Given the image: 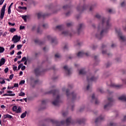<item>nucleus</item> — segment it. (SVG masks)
I'll return each instance as SVG.
<instances>
[{
  "instance_id": "nucleus-46",
  "label": "nucleus",
  "mask_w": 126,
  "mask_h": 126,
  "mask_svg": "<svg viewBox=\"0 0 126 126\" xmlns=\"http://www.w3.org/2000/svg\"><path fill=\"white\" fill-rule=\"evenodd\" d=\"M37 15L38 18H40L41 16H42V14H41V13H38L37 14Z\"/></svg>"
},
{
  "instance_id": "nucleus-9",
  "label": "nucleus",
  "mask_w": 126,
  "mask_h": 126,
  "mask_svg": "<svg viewBox=\"0 0 126 126\" xmlns=\"http://www.w3.org/2000/svg\"><path fill=\"white\" fill-rule=\"evenodd\" d=\"M85 27V25L84 24H80L78 25L77 27V33L79 34L82 31Z\"/></svg>"
},
{
  "instance_id": "nucleus-6",
  "label": "nucleus",
  "mask_w": 126,
  "mask_h": 126,
  "mask_svg": "<svg viewBox=\"0 0 126 126\" xmlns=\"http://www.w3.org/2000/svg\"><path fill=\"white\" fill-rule=\"evenodd\" d=\"M97 79V77H95L93 76L91 74L89 76H87V80L89 83L92 82L93 81H95Z\"/></svg>"
},
{
  "instance_id": "nucleus-43",
  "label": "nucleus",
  "mask_w": 126,
  "mask_h": 126,
  "mask_svg": "<svg viewBox=\"0 0 126 126\" xmlns=\"http://www.w3.org/2000/svg\"><path fill=\"white\" fill-rule=\"evenodd\" d=\"M70 6L65 5V6H64L63 7V8L64 9H68V8H70Z\"/></svg>"
},
{
  "instance_id": "nucleus-48",
  "label": "nucleus",
  "mask_w": 126,
  "mask_h": 126,
  "mask_svg": "<svg viewBox=\"0 0 126 126\" xmlns=\"http://www.w3.org/2000/svg\"><path fill=\"white\" fill-rule=\"evenodd\" d=\"M14 75H13V74H11L9 77V79H10L11 80L12 79V78H13V76Z\"/></svg>"
},
{
  "instance_id": "nucleus-12",
  "label": "nucleus",
  "mask_w": 126,
  "mask_h": 126,
  "mask_svg": "<svg viewBox=\"0 0 126 126\" xmlns=\"http://www.w3.org/2000/svg\"><path fill=\"white\" fill-rule=\"evenodd\" d=\"M116 32H117V34L121 40L123 41H126V39L124 36H122V33L121 31H118L117 30H116Z\"/></svg>"
},
{
  "instance_id": "nucleus-38",
  "label": "nucleus",
  "mask_w": 126,
  "mask_h": 126,
  "mask_svg": "<svg viewBox=\"0 0 126 126\" xmlns=\"http://www.w3.org/2000/svg\"><path fill=\"white\" fill-rule=\"evenodd\" d=\"M95 6V5H93L91 6L90 7V11H93V9L94 8Z\"/></svg>"
},
{
  "instance_id": "nucleus-10",
  "label": "nucleus",
  "mask_w": 126,
  "mask_h": 126,
  "mask_svg": "<svg viewBox=\"0 0 126 126\" xmlns=\"http://www.w3.org/2000/svg\"><path fill=\"white\" fill-rule=\"evenodd\" d=\"M20 39H21V37L18 36V35H14L12 39V41L15 44L18 43L20 41Z\"/></svg>"
},
{
  "instance_id": "nucleus-30",
  "label": "nucleus",
  "mask_w": 126,
  "mask_h": 126,
  "mask_svg": "<svg viewBox=\"0 0 126 126\" xmlns=\"http://www.w3.org/2000/svg\"><path fill=\"white\" fill-rule=\"evenodd\" d=\"M22 18L24 20L25 22H27V16L25 15V16H22Z\"/></svg>"
},
{
  "instance_id": "nucleus-52",
  "label": "nucleus",
  "mask_w": 126,
  "mask_h": 126,
  "mask_svg": "<svg viewBox=\"0 0 126 126\" xmlns=\"http://www.w3.org/2000/svg\"><path fill=\"white\" fill-rule=\"evenodd\" d=\"M6 35H7V32H4L3 34H2V36L3 37H5V36H6Z\"/></svg>"
},
{
  "instance_id": "nucleus-21",
  "label": "nucleus",
  "mask_w": 126,
  "mask_h": 126,
  "mask_svg": "<svg viewBox=\"0 0 126 126\" xmlns=\"http://www.w3.org/2000/svg\"><path fill=\"white\" fill-rule=\"evenodd\" d=\"M92 99L93 100H95V104H97L99 103V101L97 99V98H95L94 94H93L92 96Z\"/></svg>"
},
{
  "instance_id": "nucleus-59",
  "label": "nucleus",
  "mask_w": 126,
  "mask_h": 126,
  "mask_svg": "<svg viewBox=\"0 0 126 126\" xmlns=\"http://www.w3.org/2000/svg\"><path fill=\"white\" fill-rule=\"evenodd\" d=\"M4 2V1H3V0H0V5H1L2 4V3H3Z\"/></svg>"
},
{
  "instance_id": "nucleus-24",
  "label": "nucleus",
  "mask_w": 126,
  "mask_h": 126,
  "mask_svg": "<svg viewBox=\"0 0 126 126\" xmlns=\"http://www.w3.org/2000/svg\"><path fill=\"white\" fill-rule=\"evenodd\" d=\"M48 126V119H44L42 122V126Z\"/></svg>"
},
{
  "instance_id": "nucleus-47",
  "label": "nucleus",
  "mask_w": 126,
  "mask_h": 126,
  "mask_svg": "<svg viewBox=\"0 0 126 126\" xmlns=\"http://www.w3.org/2000/svg\"><path fill=\"white\" fill-rule=\"evenodd\" d=\"M21 62H26V57H23L22 60H21Z\"/></svg>"
},
{
  "instance_id": "nucleus-19",
  "label": "nucleus",
  "mask_w": 126,
  "mask_h": 126,
  "mask_svg": "<svg viewBox=\"0 0 126 126\" xmlns=\"http://www.w3.org/2000/svg\"><path fill=\"white\" fill-rule=\"evenodd\" d=\"M62 34L63 35V36H72L71 33L69 32L68 31H63L62 32Z\"/></svg>"
},
{
  "instance_id": "nucleus-25",
  "label": "nucleus",
  "mask_w": 126,
  "mask_h": 126,
  "mask_svg": "<svg viewBox=\"0 0 126 126\" xmlns=\"http://www.w3.org/2000/svg\"><path fill=\"white\" fill-rule=\"evenodd\" d=\"M86 74V72L84 69H81L79 71V75H85Z\"/></svg>"
},
{
  "instance_id": "nucleus-45",
  "label": "nucleus",
  "mask_w": 126,
  "mask_h": 126,
  "mask_svg": "<svg viewBox=\"0 0 126 126\" xmlns=\"http://www.w3.org/2000/svg\"><path fill=\"white\" fill-rule=\"evenodd\" d=\"M4 71L5 73H7V72H8V67L5 68L4 70Z\"/></svg>"
},
{
  "instance_id": "nucleus-55",
  "label": "nucleus",
  "mask_w": 126,
  "mask_h": 126,
  "mask_svg": "<svg viewBox=\"0 0 126 126\" xmlns=\"http://www.w3.org/2000/svg\"><path fill=\"white\" fill-rule=\"evenodd\" d=\"M25 68H26V66H22L21 69L22 70H25Z\"/></svg>"
},
{
  "instance_id": "nucleus-5",
  "label": "nucleus",
  "mask_w": 126,
  "mask_h": 126,
  "mask_svg": "<svg viewBox=\"0 0 126 126\" xmlns=\"http://www.w3.org/2000/svg\"><path fill=\"white\" fill-rule=\"evenodd\" d=\"M6 7V3H5L1 9L0 15V20H2L4 16V13L5 12V8Z\"/></svg>"
},
{
  "instance_id": "nucleus-41",
  "label": "nucleus",
  "mask_w": 126,
  "mask_h": 126,
  "mask_svg": "<svg viewBox=\"0 0 126 126\" xmlns=\"http://www.w3.org/2000/svg\"><path fill=\"white\" fill-rule=\"evenodd\" d=\"M17 48L18 50H20V49H21V48H22V45L21 44L18 45L17 46Z\"/></svg>"
},
{
  "instance_id": "nucleus-1",
  "label": "nucleus",
  "mask_w": 126,
  "mask_h": 126,
  "mask_svg": "<svg viewBox=\"0 0 126 126\" xmlns=\"http://www.w3.org/2000/svg\"><path fill=\"white\" fill-rule=\"evenodd\" d=\"M95 17L98 19L102 20L101 26H99L98 27L97 32L95 34L96 38L98 39H101L107 33L108 30L111 27V24L110 23V19L101 17V16L98 14L95 15Z\"/></svg>"
},
{
  "instance_id": "nucleus-62",
  "label": "nucleus",
  "mask_w": 126,
  "mask_h": 126,
  "mask_svg": "<svg viewBox=\"0 0 126 126\" xmlns=\"http://www.w3.org/2000/svg\"><path fill=\"white\" fill-rule=\"evenodd\" d=\"M99 92H100L101 93H103V90L101 89H99Z\"/></svg>"
},
{
  "instance_id": "nucleus-42",
  "label": "nucleus",
  "mask_w": 126,
  "mask_h": 126,
  "mask_svg": "<svg viewBox=\"0 0 126 126\" xmlns=\"http://www.w3.org/2000/svg\"><path fill=\"white\" fill-rule=\"evenodd\" d=\"M23 65V63L20 64L18 67V70H19V69L21 68Z\"/></svg>"
},
{
  "instance_id": "nucleus-23",
  "label": "nucleus",
  "mask_w": 126,
  "mask_h": 126,
  "mask_svg": "<svg viewBox=\"0 0 126 126\" xmlns=\"http://www.w3.org/2000/svg\"><path fill=\"white\" fill-rule=\"evenodd\" d=\"M118 99L120 100H122L123 101H126V95L121 96V97H118Z\"/></svg>"
},
{
  "instance_id": "nucleus-3",
  "label": "nucleus",
  "mask_w": 126,
  "mask_h": 126,
  "mask_svg": "<svg viewBox=\"0 0 126 126\" xmlns=\"http://www.w3.org/2000/svg\"><path fill=\"white\" fill-rule=\"evenodd\" d=\"M48 94H53V96L55 97L56 96L55 100L52 102V104L54 106H59L61 101L60 99V95H59V92L58 90H53L49 92Z\"/></svg>"
},
{
  "instance_id": "nucleus-58",
  "label": "nucleus",
  "mask_w": 126,
  "mask_h": 126,
  "mask_svg": "<svg viewBox=\"0 0 126 126\" xmlns=\"http://www.w3.org/2000/svg\"><path fill=\"white\" fill-rule=\"evenodd\" d=\"M122 82L124 84H126V79H122Z\"/></svg>"
},
{
  "instance_id": "nucleus-22",
  "label": "nucleus",
  "mask_w": 126,
  "mask_h": 126,
  "mask_svg": "<svg viewBox=\"0 0 126 126\" xmlns=\"http://www.w3.org/2000/svg\"><path fill=\"white\" fill-rule=\"evenodd\" d=\"M5 63V59L4 58H1L0 60V66L3 65Z\"/></svg>"
},
{
  "instance_id": "nucleus-18",
  "label": "nucleus",
  "mask_w": 126,
  "mask_h": 126,
  "mask_svg": "<svg viewBox=\"0 0 126 126\" xmlns=\"http://www.w3.org/2000/svg\"><path fill=\"white\" fill-rule=\"evenodd\" d=\"M110 87L117 89H120L121 88H122V85H115V84L111 83L110 84Z\"/></svg>"
},
{
  "instance_id": "nucleus-49",
  "label": "nucleus",
  "mask_w": 126,
  "mask_h": 126,
  "mask_svg": "<svg viewBox=\"0 0 126 126\" xmlns=\"http://www.w3.org/2000/svg\"><path fill=\"white\" fill-rule=\"evenodd\" d=\"M11 8H8V14H10L11 13V10L10 9Z\"/></svg>"
},
{
  "instance_id": "nucleus-60",
  "label": "nucleus",
  "mask_w": 126,
  "mask_h": 126,
  "mask_svg": "<svg viewBox=\"0 0 126 126\" xmlns=\"http://www.w3.org/2000/svg\"><path fill=\"white\" fill-rule=\"evenodd\" d=\"M14 54V50H12V51L10 53V55H11V56H12V55H13Z\"/></svg>"
},
{
  "instance_id": "nucleus-63",
  "label": "nucleus",
  "mask_w": 126,
  "mask_h": 126,
  "mask_svg": "<svg viewBox=\"0 0 126 126\" xmlns=\"http://www.w3.org/2000/svg\"><path fill=\"white\" fill-rule=\"evenodd\" d=\"M97 48V47L96 46H93L92 49L93 50H94Z\"/></svg>"
},
{
  "instance_id": "nucleus-15",
  "label": "nucleus",
  "mask_w": 126,
  "mask_h": 126,
  "mask_svg": "<svg viewBox=\"0 0 126 126\" xmlns=\"http://www.w3.org/2000/svg\"><path fill=\"white\" fill-rule=\"evenodd\" d=\"M13 93V92L11 91H7V93L8 94H3V96H15V94H12Z\"/></svg>"
},
{
  "instance_id": "nucleus-26",
  "label": "nucleus",
  "mask_w": 126,
  "mask_h": 126,
  "mask_svg": "<svg viewBox=\"0 0 126 126\" xmlns=\"http://www.w3.org/2000/svg\"><path fill=\"white\" fill-rule=\"evenodd\" d=\"M34 72H35L36 75H39V74H40V69L36 68L34 70Z\"/></svg>"
},
{
  "instance_id": "nucleus-32",
  "label": "nucleus",
  "mask_w": 126,
  "mask_h": 126,
  "mask_svg": "<svg viewBox=\"0 0 126 126\" xmlns=\"http://www.w3.org/2000/svg\"><path fill=\"white\" fill-rule=\"evenodd\" d=\"M19 96H25V93H24V92H21L19 94Z\"/></svg>"
},
{
  "instance_id": "nucleus-8",
  "label": "nucleus",
  "mask_w": 126,
  "mask_h": 126,
  "mask_svg": "<svg viewBox=\"0 0 126 126\" xmlns=\"http://www.w3.org/2000/svg\"><path fill=\"white\" fill-rule=\"evenodd\" d=\"M108 103L106 105H105L104 107L105 110H107V109H109V108H110L112 105V102L113 101V99L112 98H109L108 99Z\"/></svg>"
},
{
  "instance_id": "nucleus-4",
  "label": "nucleus",
  "mask_w": 126,
  "mask_h": 126,
  "mask_svg": "<svg viewBox=\"0 0 126 126\" xmlns=\"http://www.w3.org/2000/svg\"><path fill=\"white\" fill-rule=\"evenodd\" d=\"M89 8V6L84 4L82 7L81 6V4H79L77 6L76 9L78 12H82L83 11Z\"/></svg>"
},
{
  "instance_id": "nucleus-61",
  "label": "nucleus",
  "mask_w": 126,
  "mask_h": 126,
  "mask_svg": "<svg viewBox=\"0 0 126 126\" xmlns=\"http://www.w3.org/2000/svg\"><path fill=\"white\" fill-rule=\"evenodd\" d=\"M14 87H18V84L17 83L14 84Z\"/></svg>"
},
{
  "instance_id": "nucleus-33",
  "label": "nucleus",
  "mask_w": 126,
  "mask_h": 126,
  "mask_svg": "<svg viewBox=\"0 0 126 126\" xmlns=\"http://www.w3.org/2000/svg\"><path fill=\"white\" fill-rule=\"evenodd\" d=\"M3 52H4V48L0 46V54H1V53H3Z\"/></svg>"
},
{
  "instance_id": "nucleus-2",
  "label": "nucleus",
  "mask_w": 126,
  "mask_h": 126,
  "mask_svg": "<svg viewBox=\"0 0 126 126\" xmlns=\"http://www.w3.org/2000/svg\"><path fill=\"white\" fill-rule=\"evenodd\" d=\"M51 122L53 123V125H55L56 126H60L61 124L62 125H64L65 124L66 126H69L71 124H73L72 120L70 117L67 118L66 121H62L61 123L55 120H51Z\"/></svg>"
},
{
  "instance_id": "nucleus-36",
  "label": "nucleus",
  "mask_w": 126,
  "mask_h": 126,
  "mask_svg": "<svg viewBox=\"0 0 126 126\" xmlns=\"http://www.w3.org/2000/svg\"><path fill=\"white\" fill-rule=\"evenodd\" d=\"M17 110V106H14L12 108V111H13V112H16Z\"/></svg>"
},
{
  "instance_id": "nucleus-35",
  "label": "nucleus",
  "mask_w": 126,
  "mask_h": 126,
  "mask_svg": "<svg viewBox=\"0 0 126 126\" xmlns=\"http://www.w3.org/2000/svg\"><path fill=\"white\" fill-rule=\"evenodd\" d=\"M9 31L11 32V33H13L16 31V30L14 28H11L10 29Z\"/></svg>"
},
{
  "instance_id": "nucleus-7",
  "label": "nucleus",
  "mask_w": 126,
  "mask_h": 126,
  "mask_svg": "<svg viewBox=\"0 0 126 126\" xmlns=\"http://www.w3.org/2000/svg\"><path fill=\"white\" fill-rule=\"evenodd\" d=\"M69 90L67 89L66 90V95L67 97H69V96H72V100L74 101L76 99V94H75L74 92H72L71 94H69Z\"/></svg>"
},
{
  "instance_id": "nucleus-44",
  "label": "nucleus",
  "mask_w": 126,
  "mask_h": 126,
  "mask_svg": "<svg viewBox=\"0 0 126 126\" xmlns=\"http://www.w3.org/2000/svg\"><path fill=\"white\" fill-rule=\"evenodd\" d=\"M55 56L56 58H59L61 57V55L59 54H56Z\"/></svg>"
},
{
  "instance_id": "nucleus-27",
  "label": "nucleus",
  "mask_w": 126,
  "mask_h": 126,
  "mask_svg": "<svg viewBox=\"0 0 126 126\" xmlns=\"http://www.w3.org/2000/svg\"><path fill=\"white\" fill-rule=\"evenodd\" d=\"M56 29L61 31L63 30V26H57L56 27Z\"/></svg>"
},
{
  "instance_id": "nucleus-37",
  "label": "nucleus",
  "mask_w": 126,
  "mask_h": 126,
  "mask_svg": "<svg viewBox=\"0 0 126 126\" xmlns=\"http://www.w3.org/2000/svg\"><path fill=\"white\" fill-rule=\"evenodd\" d=\"M73 25V23H72V22L69 23H67V24H66L67 27H71Z\"/></svg>"
},
{
  "instance_id": "nucleus-53",
  "label": "nucleus",
  "mask_w": 126,
  "mask_h": 126,
  "mask_svg": "<svg viewBox=\"0 0 126 126\" xmlns=\"http://www.w3.org/2000/svg\"><path fill=\"white\" fill-rule=\"evenodd\" d=\"M15 47V45L14 44H13L11 46V47H10L9 48V50H12V49H13Z\"/></svg>"
},
{
  "instance_id": "nucleus-14",
  "label": "nucleus",
  "mask_w": 126,
  "mask_h": 126,
  "mask_svg": "<svg viewBox=\"0 0 126 126\" xmlns=\"http://www.w3.org/2000/svg\"><path fill=\"white\" fill-rule=\"evenodd\" d=\"M63 69L65 70V72H66L67 75L69 76L71 74V69L68 68V66L67 65H65L63 67Z\"/></svg>"
},
{
  "instance_id": "nucleus-20",
  "label": "nucleus",
  "mask_w": 126,
  "mask_h": 126,
  "mask_svg": "<svg viewBox=\"0 0 126 126\" xmlns=\"http://www.w3.org/2000/svg\"><path fill=\"white\" fill-rule=\"evenodd\" d=\"M3 119H12V116L9 115V114H6L4 115L2 117Z\"/></svg>"
},
{
  "instance_id": "nucleus-56",
  "label": "nucleus",
  "mask_w": 126,
  "mask_h": 126,
  "mask_svg": "<svg viewBox=\"0 0 126 126\" xmlns=\"http://www.w3.org/2000/svg\"><path fill=\"white\" fill-rule=\"evenodd\" d=\"M24 28H25V27L21 26L20 27V30H23V29H24Z\"/></svg>"
},
{
  "instance_id": "nucleus-17",
  "label": "nucleus",
  "mask_w": 126,
  "mask_h": 126,
  "mask_svg": "<svg viewBox=\"0 0 126 126\" xmlns=\"http://www.w3.org/2000/svg\"><path fill=\"white\" fill-rule=\"evenodd\" d=\"M87 120L86 119H78L75 123L78 124H82L84 123Z\"/></svg>"
},
{
  "instance_id": "nucleus-28",
  "label": "nucleus",
  "mask_w": 126,
  "mask_h": 126,
  "mask_svg": "<svg viewBox=\"0 0 126 126\" xmlns=\"http://www.w3.org/2000/svg\"><path fill=\"white\" fill-rule=\"evenodd\" d=\"M26 114H27V111H25L23 113H22L21 115V119H24L25 117H26Z\"/></svg>"
},
{
  "instance_id": "nucleus-54",
  "label": "nucleus",
  "mask_w": 126,
  "mask_h": 126,
  "mask_svg": "<svg viewBox=\"0 0 126 126\" xmlns=\"http://www.w3.org/2000/svg\"><path fill=\"white\" fill-rule=\"evenodd\" d=\"M5 79L4 80H3L2 81L0 82V84H4V83H5Z\"/></svg>"
},
{
  "instance_id": "nucleus-11",
  "label": "nucleus",
  "mask_w": 126,
  "mask_h": 126,
  "mask_svg": "<svg viewBox=\"0 0 126 126\" xmlns=\"http://www.w3.org/2000/svg\"><path fill=\"white\" fill-rule=\"evenodd\" d=\"M85 55H86L87 57H89V53H85V52L84 51H81V52H79L77 54V56L79 58L83 57L85 56Z\"/></svg>"
},
{
  "instance_id": "nucleus-57",
  "label": "nucleus",
  "mask_w": 126,
  "mask_h": 126,
  "mask_svg": "<svg viewBox=\"0 0 126 126\" xmlns=\"http://www.w3.org/2000/svg\"><path fill=\"white\" fill-rule=\"evenodd\" d=\"M13 69L14 71H15V70H16L17 69V66H13Z\"/></svg>"
},
{
  "instance_id": "nucleus-40",
  "label": "nucleus",
  "mask_w": 126,
  "mask_h": 126,
  "mask_svg": "<svg viewBox=\"0 0 126 126\" xmlns=\"http://www.w3.org/2000/svg\"><path fill=\"white\" fill-rule=\"evenodd\" d=\"M102 54H107L109 56L111 55V54L107 53L106 51H102Z\"/></svg>"
},
{
  "instance_id": "nucleus-16",
  "label": "nucleus",
  "mask_w": 126,
  "mask_h": 126,
  "mask_svg": "<svg viewBox=\"0 0 126 126\" xmlns=\"http://www.w3.org/2000/svg\"><path fill=\"white\" fill-rule=\"evenodd\" d=\"M104 117H103L102 115L100 116L98 118L96 119L95 123L96 124L97 123H99L103 121Z\"/></svg>"
},
{
  "instance_id": "nucleus-50",
  "label": "nucleus",
  "mask_w": 126,
  "mask_h": 126,
  "mask_svg": "<svg viewBox=\"0 0 126 126\" xmlns=\"http://www.w3.org/2000/svg\"><path fill=\"white\" fill-rule=\"evenodd\" d=\"M8 25H10L11 26H14V25H15V23H11L10 22H8Z\"/></svg>"
},
{
  "instance_id": "nucleus-39",
  "label": "nucleus",
  "mask_w": 126,
  "mask_h": 126,
  "mask_svg": "<svg viewBox=\"0 0 126 126\" xmlns=\"http://www.w3.org/2000/svg\"><path fill=\"white\" fill-rule=\"evenodd\" d=\"M126 4V1H124L121 4V6L122 7H124L125 6Z\"/></svg>"
},
{
  "instance_id": "nucleus-13",
  "label": "nucleus",
  "mask_w": 126,
  "mask_h": 126,
  "mask_svg": "<svg viewBox=\"0 0 126 126\" xmlns=\"http://www.w3.org/2000/svg\"><path fill=\"white\" fill-rule=\"evenodd\" d=\"M48 41H51V42L52 43L56 44L58 42L57 39L56 38H53L50 35L48 36Z\"/></svg>"
},
{
  "instance_id": "nucleus-34",
  "label": "nucleus",
  "mask_w": 126,
  "mask_h": 126,
  "mask_svg": "<svg viewBox=\"0 0 126 126\" xmlns=\"http://www.w3.org/2000/svg\"><path fill=\"white\" fill-rule=\"evenodd\" d=\"M109 126H118L117 124L113 122H110Z\"/></svg>"
},
{
  "instance_id": "nucleus-29",
  "label": "nucleus",
  "mask_w": 126,
  "mask_h": 126,
  "mask_svg": "<svg viewBox=\"0 0 126 126\" xmlns=\"http://www.w3.org/2000/svg\"><path fill=\"white\" fill-rule=\"evenodd\" d=\"M21 107H18V108H17V110L16 111V113H21L22 112Z\"/></svg>"
},
{
  "instance_id": "nucleus-64",
  "label": "nucleus",
  "mask_w": 126,
  "mask_h": 126,
  "mask_svg": "<svg viewBox=\"0 0 126 126\" xmlns=\"http://www.w3.org/2000/svg\"><path fill=\"white\" fill-rule=\"evenodd\" d=\"M67 48H68L67 45H65L64 47V50H66L67 49Z\"/></svg>"
},
{
  "instance_id": "nucleus-51",
  "label": "nucleus",
  "mask_w": 126,
  "mask_h": 126,
  "mask_svg": "<svg viewBox=\"0 0 126 126\" xmlns=\"http://www.w3.org/2000/svg\"><path fill=\"white\" fill-rule=\"evenodd\" d=\"M25 83V80H22V81L20 82L19 84H20V85L21 84H24Z\"/></svg>"
},
{
  "instance_id": "nucleus-31",
  "label": "nucleus",
  "mask_w": 126,
  "mask_h": 126,
  "mask_svg": "<svg viewBox=\"0 0 126 126\" xmlns=\"http://www.w3.org/2000/svg\"><path fill=\"white\" fill-rule=\"evenodd\" d=\"M19 9H23L24 10H27V7H22V6H19L18 7Z\"/></svg>"
}]
</instances>
